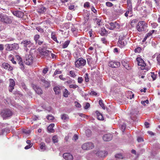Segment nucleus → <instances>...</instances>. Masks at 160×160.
I'll return each mask as SVG.
<instances>
[{"instance_id":"2f4dec72","label":"nucleus","mask_w":160,"mask_h":160,"mask_svg":"<svg viewBox=\"0 0 160 160\" xmlns=\"http://www.w3.org/2000/svg\"><path fill=\"white\" fill-rule=\"evenodd\" d=\"M51 38L54 41L58 43H59V42L57 40L56 36H55L54 33L53 32H52L51 33Z\"/></svg>"},{"instance_id":"0eeeda50","label":"nucleus","mask_w":160,"mask_h":160,"mask_svg":"<svg viewBox=\"0 0 160 160\" xmlns=\"http://www.w3.org/2000/svg\"><path fill=\"white\" fill-rule=\"evenodd\" d=\"M139 112L137 109L132 110L130 113V118L133 121H135L137 119V115Z\"/></svg>"},{"instance_id":"7ed1b4c3","label":"nucleus","mask_w":160,"mask_h":160,"mask_svg":"<svg viewBox=\"0 0 160 160\" xmlns=\"http://www.w3.org/2000/svg\"><path fill=\"white\" fill-rule=\"evenodd\" d=\"M125 38V37L123 35H120L119 36L118 45L120 48H122L127 44V42Z\"/></svg>"},{"instance_id":"09e8293b","label":"nucleus","mask_w":160,"mask_h":160,"mask_svg":"<svg viewBox=\"0 0 160 160\" xmlns=\"http://www.w3.org/2000/svg\"><path fill=\"white\" fill-rule=\"evenodd\" d=\"M69 87L70 88H73V89H75L76 88L78 87V86L76 84L70 85Z\"/></svg>"},{"instance_id":"774afa93","label":"nucleus","mask_w":160,"mask_h":160,"mask_svg":"<svg viewBox=\"0 0 160 160\" xmlns=\"http://www.w3.org/2000/svg\"><path fill=\"white\" fill-rule=\"evenodd\" d=\"M48 71V68H45L43 70L42 72L44 74H46L47 72Z\"/></svg>"},{"instance_id":"79ce46f5","label":"nucleus","mask_w":160,"mask_h":160,"mask_svg":"<svg viewBox=\"0 0 160 160\" xmlns=\"http://www.w3.org/2000/svg\"><path fill=\"white\" fill-rule=\"evenodd\" d=\"M69 73L70 76L71 77L74 78L76 76L75 73L73 71H71L69 72Z\"/></svg>"},{"instance_id":"4c0bfd02","label":"nucleus","mask_w":160,"mask_h":160,"mask_svg":"<svg viewBox=\"0 0 160 160\" xmlns=\"http://www.w3.org/2000/svg\"><path fill=\"white\" fill-rule=\"evenodd\" d=\"M86 135L88 137H90L91 135V131L90 129H87L85 132Z\"/></svg>"},{"instance_id":"680f3d73","label":"nucleus","mask_w":160,"mask_h":160,"mask_svg":"<svg viewBox=\"0 0 160 160\" xmlns=\"http://www.w3.org/2000/svg\"><path fill=\"white\" fill-rule=\"evenodd\" d=\"M141 103L142 104L145 106L146 105V103L147 104L148 103V100H147L144 101H142L141 102Z\"/></svg>"},{"instance_id":"7c9ffc66","label":"nucleus","mask_w":160,"mask_h":160,"mask_svg":"<svg viewBox=\"0 0 160 160\" xmlns=\"http://www.w3.org/2000/svg\"><path fill=\"white\" fill-rule=\"evenodd\" d=\"M12 48V50H17L19 48L18 45L17 43H14L11 44Z\"/></svg>"},{"instance_id":"e2e57ef3","label":"nucleus","mask_w":160,"mask_h":160,"mask_svg":"<svg viewBox=\"0 0 160 160\" xmlns=\"http://www.w3.org/2000/svg\"><path fill=\"white\" fill-rule=\"evenodd\" d=\"M90 94L92 96H96L97 95V93L94 91H92L90 93Z\"/></svg>"},{"instance_id":"c03bdc74","label":"nucleus","mask_w":160,"mask_h":160,"mask_svg":"<svg viewBox=\"0 0 160 160\" xmlns=\"http://www.w3.org/2000/svg\"><path fill=\"white\" fill-rule=\"evenodd\" d=\"M115 157L117 158L122 159L123 157L121 154H117L115 155Z\"/></svg>"},{"instance_id":"aec40b11","label":"nucleus","mask_w":160,"mask_h":160,"mask_svg":"<svg viewBox=\"0 0 160 160\" xmlns=\"http://www.w3.org/2000/svg\"><path fill=\"white\" fill-rule=\"evenodd\" d=\"M2 66L3 68L5 69H8L9 71H11L13 69V68L7 63H3L2 64Z\"/></svg>"},{"instance_id":"c9c22d12","label":"nucleus","mask_w":160,"mask_h":160,"mask_svg":"<svg viewBox=\"0 0 160 160\" xmlns=\"http://www.w3.org/2000/svg\"><path fill=\"white\" fill-rule=\"evenodd\" d=\"M69 94V92L66 89H64L63 91V96L65 97H67Z\"/></svg>"},{"instance_id":"412c9836","label":"nucleus","mask_w":160,"mask_h":160,"mask_svg":"<svg viewBox=\"0 0 160 160\" xmlns=\"http://www.w3.org/2000/svg\"><path fill=\"white\" fill-rule=\"evenodd\" d=\"M46 8L45 7L43 6H40L38 9V12L40 13H43L46 11Z\"/></svg>"},{"instance_id":"c85d7f7f","label":"nucleus","mask_w":160,"mask_h":160,"mask_svg":"<svg viewBox=\"0 0 160 160\" xmlns=\"http://www.w3.org/2000/svg\"><path fill=\"white\" fill-rule=\"evenodd\" d=\"M68 118V115L66 114H63L61 115V119L65 122L67 121Z\"/></svg>"},{"instance_id":"a19ab883","label":"nucleus","mask_w":160,"mask_h":160,"mask_svg":"<svg viewBox=\"0 0 160 160\" xmlns=\"http://www.w3.org/2000/svg\"><path fill=\"white\" fill-rule=\"evenodd\" d=\"M156 58L158 64L160 65V52L157 54Z\"/></svg>"},{"instance_id":"e433bc0d","label":"nucleus","mask_w":160,"mask_h":160,"mask_svg":"<svg viewBox=\"0 0 160 160\" xmlns=\"http://www.w3.org/2000/svg\"><path fill=\"white\" fill-rule=\"evenodd\" d=\"M94 22L98 26H100L101 24V20L99 18H95L94 19Z\"/></svg>"},{"instance_id":"8fccbe9b","label":"nucleus","mask_w":160,"mask_h":160,"mask_svg":"<svg viewBox=\"0 0 160 160\" xmlns=\"http://www.w3.org/2000/svg\"><path fill=\"white\" fill-rule=\"evenodd\" d=\"M106 5L107 6L110 7H111L113 6V4L112 3L109 2H106Z\"/></svg>"},{"instance_id":"37998d69","label":"nucleus","mask_w":160,"mask_h":160,"mask_svg":"<svg viewBox=\"0 0 160 160\" xmlns=\"http://www.w3.org/2000/svg\"><path fill=\"white\" fill-rule=\"evenodd\" d=\"M15 38L11 37H9L6 38L5 41L7 42H11L13 41Z\"/></svg>"},{"instance_id":"dca6fc26","label":"nucleus","mask_w":160,"mask_h":160,"mask_svg":"<svg viewBox=\"0 0 160 160\" xmlns=\"http://www.w3.org/2000/svg\"><path fill=\"white\" fill-rule=\"evenodd\" d=\"M63 157L66 160H72L73 158L72 156L69 153H68L63 154Z\"/></svg>"},{"instance_id":"864d4df0","label":"nucleus","mask_w":160,"mask_h":160,"mask_svg":"<svg viewBox=\"0 0 160 160\" xmlns=\"http://www.w3.org/2000/svg\"><path fill=\"white\" fill-rule=\"evenodd\" d=\"M36 43H38V44L39 45H41L42 44L43 42V40H38V41H36Z\"/></svg>"},{"instance_id":"4468645a","label":"nucleus","mask_w":160,"mask_h":160,"mask_svg":"<svg viewBox=\"0 0 160 160\" xmlns=\"http://www.w3.org/2000/svg\"><path fill=\"white\" fill-rule=\"evenodd\" d=\"M112 135L111 134H107L104 135L102 138L104 141H109L112 140Z\"/></svg>"},{"instance_id":"a211bd4d","label":"nucleus","mask_w":160,"mask_h":160,"mask_svg":"<svg viewBox=\"0 0 160 160\" xmlns=\"http://www.w3.org/2000/svg\"><path fill=\"white\" fill-rule=\"evenodd\" d=\"M137 60L138 62V64L139 66H141L144 67L146 66V64L144 62V61L141 58H137Z\"/></svg>"},{"instance_id":"393cba45","label":"nucleus","mask_w":160,"mask_h":160,"mask_svg":"<svg viewBox=\"0 0 160 160\" xmlns=\"http://www.w3.org/2000/svg\"><path fill=\"white\" fill-rule=\"evenodd\" d=\"M100 31L101 32V34L102 36L106 35L108 33V31L106 30L104 28H101L100 29Z\"/></svg>"},{"instance_id":"f8f14e48","label":"nucleus","mask_w":160,"mask_h":160,"mask_svg":"<svg viewBox=\"0 0 160 160\" xmlns=\"http://www.w3.org/2000/svg\"><path fill=\"white\" fill-rule=\"evenodd\" d=\"M96 155L98 157H105L108 154V152L105 151H98L96 153Z\"/></svg>"},{"instance_id":"052dcab7","label":"nucleus","mask_w":160,"mask_h":160,"mask_svg":"<svg viewBox=\"0 0 160 160\" xmlns=\"http://www.w3.org/2000/svg\"><path fill=\"white\" fill-rule=\"evenodd\" d=\"M36 29L38 32L41 33H42L43 32V29L40 27H37Z\"/></svg>"},{"instance_id":"0e129e2a","label":"nucleus","mask_w":160,"mask_h":160,"mask_svg":"<svg viewBox=\"0 0 160 160\" xmlns=\"http://www.w3.org/2000/svg\"><path fill=\"white\" fill-rule=\"evenodd\" d=\"M132 11H129V10H128L125 13V16L127 17L128 16V14L130 13V14L132 13Z\"/></svg>"},{"instance_id":"4be33fe9","label":"nucleus","mask_w":160,"mask_h":160,"mask_svg":"<svg viewBox=\"0 0 160 160\" xmlns=\"http://www.w3.org/2000/svg\"><path fill=\"white\" fill-rule=\"evenodd\" d=\"M42 84L46 88H48L50 86V82L45 79L42 80Z\"/></svg>"},{"instance_id":"423d86ee","label":"nucleus","mask_w":160,"mask_h":160,"mask_svg":"<svg viewBox=\"0 0 160 160\" xmlns=\"http://www.w3.org/2000/svg\"><path fill=\"white\" fill-rule=\"evenodd\" d=\"M0 20L6 23H10L12 22L11 19L8 16L0 14Z\"/></svg>"},{"instance_id":"ea45409f","label":"nucleus","mask_w":160,"mask_h":160,"mask_svg":"<svg viewBox=\"0 0 160 160\" xmlns=\"http://www.w3.org/2000/svg\"><path fill=\"white\" fill-rule=\"evenodd\" d=\"M154 30H152L150 31L146 35V36L147 38L150 37L152 34L154 32Z\"/></svg>"},{"instance_id":"20e7f679","label":"nucleus","mask_w":160,"mask_h":160,"mask_svg":"<svg viewBox=\"0 0 160 160\" xmlns=\"http://www.w3.org/2000/svg\"><path fill=\"white\" fill-rule=\"evenodd\" d=\"M12 112L8 109H4L1 113V115L3 118H6L11 116L12 115Z\"/></svg>"},{"instance_id":"3c124183","label":"nucleus","mask_w":160,"mask_h":160,"mask_svg":"<svg viewBox=\"0 0 160 160\" xmlns=\"http://www.w3.org/2000/svg\"><path fill=\"white\" fill-rule=\"evenodd\" d=\"M136 21H137V20L136 19H133L131 21V25L132 27H134V26L135 25V23L136 22Z\"/></svg>"},{"instance_id":"5701e85b","label":"nucleus","mask_w":160,"mask_h":160,"mask_svg":"<svg viewBox=\"0 0 160 160\" xmlns=\"http://www.w3.org/2000/svg\"><path fill=\"white\" fill-rule=\"evenodd\" d=\"M41 54L44 56H47L49 54L51 53V51L48 50H46L45 51H42L40 52Z\"/></svg>"},{"instance_id":"2eb2a0df","label":"nucleus","mask_w":160,"mask_h":160,"mask_svg":"<svg viewBox=\"0 0 160 160\" xmlns=\"http://www.w3.org/2000/svg\"><path fill=\"white\" fill-rule=\"evenodd\" d=\"M12 12L14 15L19 18L22 17L24 15L23 13L20 11H16Z\"/></svg>"},{"instance_id":"6ab92c4d","label":"nucleus","mask_w":160,"mask_h":160,"mask_svg":"<svg viewBox=\"0 0 160 160\" xmlns=\"http://www.w3.org/2000/svg\"><path fill=\"white\" fill-rule=\"evenodd\" d=\"M33 87V89L38 94L40 95L42 93V91L41 88L35 85H34Z\"/></svg>"},{"instance_id":"f3484780","label":"nucleus","mask_w":160,"mask_h":160,"mask_svg":"<svg viewBox=\"0 0 160 160\" xmlns=\"http://www.w3.org/2000/svg\"><path fill=\"white\" fill-rule=\"evenodd\" d=\"M25 48L29 47L32 45V43L30 41L23 40L21 43Z\"/></svg>"},{"instance_id":"bb28decb","label":"nucleus","mask_w":160,"mask_h":160,"mask_svg":"<svg viewBox=\"0 0 160 160\" xmlns=\"http://www.w3.org/2000/svg\"><path fill=\"white\" fill-rule=\"evenodd\" d=\"M54 126V124L53 123L51 124L48 127V130L50 132H54V130L53 129V128Z\"/></svg>"},{"instance_id":"c756f323","label":"nucleus","mask_w":160,"mask_h":160,"mask_svg":"<svg viewBox=\"0 0 160 160\" xmlns=\"http://www.w3.org/2000/svg\"><path fill=\"white\" fill-rule=\"evenodd\" d=\"M53 90L56 94H59L61 92V89L58 86L54 87L53 88Z\"/></svg>"},{"instance_id":"bf43d9fd","label":"nucleus","mask_w":160,"mask_h":160,"mask_svg":"<svg viewBox=\"0 0 160 160\" xmlns=\"http://www.w3.org/2000/svg\"><path fill=\"white\" fill-rule=\"evenodd\" d=\"M151 24L152 27L154 28H156L158 26V24L156 23H152Z\"/></svg>"},{"instance_id":"f257e3e1","label":"nucleus","mask_w":160,"mask_h":160,"mask_svg":"<svg viewBox=\"0 0 160 160\" xmlns=\"http://www.w3.org/2000/svg\"><path fill=\"white\" fill-rule=\"evenodd\" d=\"M147 27V24L144 21L139 22L136 26L137 30L138 32L143 31Z\"/></svg>"},{"instance_id":"a878e982","label":"nucleus","mask_w":160,"mask_h":160,"mask_svg":"<svg viewBox=\"0 0 160 160\" xmlns=\"http://www.w3.org/2000/svg\"><path fill=\"white\" fill-rule=\"evenodd\" d=\"M6 50L8 51H12V48L11 44H7L5 45Z\"/></svg>"},{"instance_id":"5fc2aeb1","label":"nucleus","mask_w":160,"mask_h":160,"mask_svg":"<svg viewBox=\"0 0 160 160\" xmlns=\"http://www.w3.org/2000/svg\"><path fill=\"white\" fill-rule=\"evenodd\" d=\"M40 38V36L39 35L37 34L34 37V40L36 42L38 40V39Z\"/></svg>"},{"instance_id":"6e6d98bb","label":"nucleus","mask_w":160,"mask_h":160,"mask_svg":"<svg viewBox=\"0 0 160 160\" xmlns=\"http://www.w3.org/2000/svg\"><path fill=\"white\" fill-rule=\"evenodd\" d=\"M127 8L128 9L129 11H131L132 12V4H131L130 5H127Z\"/></svg>"},{"instance_id":"6e6552de","label":"nucleus","mask_w":160,"mask_h":160,"mask_svg":"<svg viewBox=\"0 0 160 160\" xmlns=\"http://www.w3.org/2000/svg\"><path fill=\"white\" fill-rule=\"evenodd\" d=\"M118 25V23L115 22H111L108 24H107L106 25V26L110 30H113Z\"/></svg>"},{"instance_id":"69168bd1","label":"nucleus","mask_w":160,"mask_h":160,"mask_svg":"<svg viewBox=\"0 0 160 160\" xmlns=\"http://www.w3.org/2000/svg\"><path fill=\"white\" fill-rule=\"evenodd\" d=\"M83 79L82 77H79L78 78V82L79 83H82Z\"/></svg>"},{"instance_id":"f704fd0d","label":"nucleus","mask_w":160,"mask_h":160,"mask_svg":"<svg viewBox=\"0 0 160 160\" xmlns=\"http://www.w3.org/2000/svg\"><path fill=\"white\" fill-rule=\"evenodd\" d=\"M52 141L54 143L57 142L58 141V137L57 135H54L52 138Z\"/></svg>"},{"instance_id":"a18cd8bd","label":"nucleus","mask_w":160,"mask_h":160,"mask_svg":"<svg viewBox=\"0 0 160 160\" xmlns=\"http://www.w3.org/2000/svg\"><path fill=\"white\" fill-rule=\"evenodd\" d=\"M62 72L61 71H60L59 69H57L55 71L53 76H54L57 74H60Z\"/></svg>"},{"instance_id":"473e14b6","label":"nucleus","mask_w":160,"mask_h":160,"mask_svg":"<svg viewBox=\"0 0 160 160\" xmlns=\"http://www.w3.org/2000/svg\"><path fill=\"white\" fill-rule=\"evenodd\" d=\"M72 31L73 32L74 36L75 37H77V35L75 34V33L78 32V29L75 28H72L71 29Z\"/></svg>"},{"instance_id":"58836bf2","label":"nucleus","mask_w":160,"mask_h":160,"mask_svg":"<svg viewBox=\"0 0 160 160\" xmlns=\"http://www.w3.org/2000/svg\"><path fill=\"white\" fill-rule=\"evenodd\" d=\"M99 103L100 106L103 109H105V107L104 106V104L103 102V101L101 99L99 101Z\"/></svg>"},{"instance_id":"cd10ccee","label":"nucleus","mask_w":160,"mask_h":160,"mask_svg":"<svg viewBox=\"0 0 160 160\" xmlns=\"http://www.w3.org/2000/svg\"><path fill=\"white\" fill-rule=\"evenodd\" d=\"M122 64L125 68L127 70H129L130 68L129 67L128 63L124 61H122Z\"/></svg>"},{"instance_id":"ddd939ff","label":"nucleus","mask_w":160,"mask_h":160,"mask_svg":"<svg viewBox=\"0 0 160 160\" xmlns=\"http://www.w3.org/2000/svg\"><path fill=\"white\" fill-rule=\"evenodd\" d=\"M16 57L17 58L18 64L20 66V68L22 70L24 69V68L23 62L22 61V59L21 57L19 55H16Z\"/></svg>"},{"instance_id":"1a4fd4ad","label":"nucleus","mask_w":160,"mask_h":160,"mask_svg":"<svg viewBox=\"0 0 160 160\" xmlns=\"http://www.w3.org/2000/svg\"><path fill=\"white\" fill-rule=\"evenodd\" d=\"M32 57L31 55H27L25 57V60L24 61L25 63L28 65L31 64L33 61Z\"/></svg>"},{"instance_id":"9d476101","label":"nucleus","mask_w":160,"mask_h":160,"mask_svg":"<svg viewBox=\"0 0 160 160\" xmlns=\"http://www.w3.org/2000/svg\"><path fill=\"white\" fill-rule=\"evenodd\" d=\"M119 62L115 61H111L109 62V66L112 68H117L120 66Z\"/></svg>"},{"instance_id":"f03ea898","label":"nucleus","mask_w":160,"mask_h":160,"mask_svg":"<svg viewBox=\"0 0 160 160\" xmlns=\"http://www.w3.org/2000/svg\"><path fill=\"white\" fill-rule=\"evenodd\" d=\"M94 147L93 143L91 142L84 143L82 146V148L83 150H89L92 149Z\"/></svg>"},{"instance_id":"9b49d317","label":"nucleus","mask_w":160,"mask_h":160,"mask_svg":"<svg viewBox=\"0 0 160 160\" xmlns=\"http://www.w3.org/2000/svg\"><path fill=\"white\" fill-rule=\"evenodd\" d=\"M10 83L8 87V90L10 92H12L14 88V86L15 85V82L14 80L10 78L9 80Z\"/></svg>"},{"instance_id":"de8ad7c7","label":"nucleus","mask_w":160,"mask_h":160,"mask_svg":"<svg viewBox=\"0 0 160 160\" xmlns=\"http://www.w3.org/2000/svg\"><path fill=\"white\" fill-rule=\"evenodd\" d=\"M142 49L140 47H138L135 49V52L136 53H139L141 51Z\"/></svg>"},{"instance_id":"39448f33","label":"nucleus","mask_w":160,"mask_h":160,"mask_svg":"<svg viewBox=\"0 0 160 160\" xmlns=\"http://www.w3.org/2000/svg\"><path fill=\"white\" fill-rule=\"evenodd\" d=\"M86 64V61L82 58H80L76 60L75 62L76 67L79 68L84 66Z\"/></svg>"},{"instance_id":"603ef678","label":"nucleus","mask_w":160,"mask_h":160,"mask_svg":"<svg viewBox=\"0 0 160 160\" xmlns=\"http://www.w3.org/2000/svg\"><path fill=\"white\" fill-rule=\"evenodd\" d=\"M48 120H52L54 119V117L52 115H48L47 117Z\"/></svg>"},{"instance_id":"72a5a7b5","label":"nucleus","mask_w":160,"mask_h":160,"mask_svg":"<svg viewBox=\"0 0 160 160\" xmlns=\"http://www.w3.org/2000/svg\"><path fill=\"white\" fill-rule=\"evenodd\" d=\"M70 41L69 40H67L62 45V48H66L68 45Z\"/></svg>"},{"instance_id":"49530a36","label":"nucleus","mask_w":160,"mask_h":160,"mask_svg":"<svg viewBox=\"0 0 160 160\" xmlns=\"http://www.w3.org/2000/svg\"><path fill=\"white\" fill-rule=\"evenodd\" d=\"M126 125L125 124H123L120 127V128L122 132H123L126 128Z\"/></svg>"},{"instance_id":"338daca9","label":"nucleus","mask_w":160,"mask_h":160,"mask_svg":"<svg viewBox=\"0 0 160 160\" xmlns=\"http://www.w3.org/2000/svg\"><path fill=\"white\" fill-rule=\"evenodd\" d=\"M32 144H30L28 145H27L26 147H25L24 148L26 149H28L30 148H31L32 147Z\"/></svg>"},{"instance_id":"13d9d810","label":"nucleus","mask_w":160,"mask_h":160,"mask_svg":"<svg viewBox=\"0 0 160 160\" xmlns=\"http://www.w3.org/2000/svg\"><path fill=\"white\" fill-rule=\"evenodd\" d=\"M151 73V74H152L151 77L153 79V80H154L156 79V78L157 76L156 74H154V72H152Z\"/></svg>"},{"instance_id":"b1692460","label":"nucleus","mask_w":160,"mask_h":160,"mask_svg":"<svg viewBox=\"0 0 160 160\" xmlns=\"http://www.w3.org/2000/svg\"><path fill=\"white\" fill-rule=\"evenodd\" d=\"M96 113L97 114V118L98 120H103V117L102 116V114L101 113H100L98 111H96Z\"/></svg>"},{"instance_id":"4d7b16f0","label":"nucleus","mask_w":160,"mask_h":160,"mask_svg":"<svg viewBox=\"0 0 160 160\" xmlns=\"http://www.w3.org/2000/svg\"><path fill=\"white\" fill-rule=\"evenodd\" d=\"M40 148L41 149H45V144L44 143H41Z\"/></svg>"}]
</instances>
